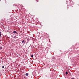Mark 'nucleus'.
<instances>
[{"label": "nucleus", "instance_id": "f257e3e1", "mask_svg": "<svg viewBox=\"0 0 79 79\" xmlns=\"http://www.w3.org/2000/svg\"><path fill=\"white\" fill-rule=\"evenodd\" d=\"M25 41L24 40H23V41L22 42V44H25Z\"/></svg>", "mask_w": 79, "mask_h": 79}, {"label": "nucleus", "instance_id": "f03ea898", "mask_svg": "<svg viewBox=\"0 0 79 79\" xmlns=\"http://www.w3.org/2000/svg\"><path fill=\"white\" fill-rule=\"evenodd\" d=\"M13 33H14V34L16 33H17V31H14L13 32Z\"/></svg>", "mask_w": 79, "mask_h": 79}, {"label": "nucleus", "instance_id": "7ed1b4c3", "mask_svg": "<svg viewBox=\"0 0 79 79\" xmlns=\"http://www.w3.org/2000/svg\"><path fill=\"white\" fill-rule=\"evenodd\" d=\"M25 75L26 76H28V75H29V74H28V73H26V74H25Z\"/></svg>", "mask_w": 79, "mask_h": 79}, {"label": "nucleus", "instance_id": "20e7f679", "mask_svg": "<svg viewBox=\"0 0 79 79\" xmlns=\"http://www.w3.org/2000/svg\"><path fill=\"white\" fill-rule=\"evenodd\" d=\"M65 74L66 75H67V74H68V72H66Z\"/></svg>", "mask_w": 79, "mask_h": 79}, {"label": "nucleus", "instance_id": "39448f33", "mask_svg": "<svg viewBox=\"0 0 79 79\" xmlns=\"http://www.w3.org/2000/svg\"><path fill=\"white\" fill-rule=\"evenodd\" d=\"M2 49V48L1 47H0V50Z\"/></svg>", "mask_w": 79, "mask_h": 79}, {"label": "nucleus", "instance_id": "423d86ee", "mask_svg": "<svg viewBox=\"0 0 79 79\" xmlns=\"http://www.w3.org/2000/svg\"><path fill=\"white\" fill-rule=\"evenodd\" d=\"M33 55H31V57H33Z\"/></svg>", "mask_w": 79, "mask_h": 79}, {"label": "nucleus", "instance_id": "0eeeda50", "mask_svg": "<svg viewBox=\"0 0 79 79\" xmlns=\"http://www.w3.org/2000/svg\"><path fill=\"white\" fill-rule=\"evenodd\" d=\"M16 36H15L14 37V39H15V38H16Z\"/></svg>", "mask_w": 79, "mask_h": 79}, {"label": "nucleus", "instance_id": "6e6552de", "mask_svg": "<svg viewBox=\"0 0 79 79\" xmlns=\"http://www.w3.org/2000/svg\"><path fill=\"white\" fill-rule=\"evenodd\" d=\"M2 68H4V66H2Z\"/></svg>", "mask_w": 79, "mask_h": 79}, {"label": "nucleus", "instance_id": "1a4fd4ad", "mask_svg": "<svg viewBox=\"0 0 79 79\" xmlns=\"http://www.w3.org/2000/svg\"><path fill=\"white\" fill-rule=\"evenodd\" d=\"M2 36V35L1 34H0V37H1Z\"/></svg>", "mask_w": 79, "mask_h": 79}, {"label": "nucleus", "instance_id": "9d476101", "mask_svg": "<svg viewBox=\"0 0 79 79\" xmlns=\"http://www.w3.org/2000/svg\"><path fill=\"white\" fill-rule=\"evenodd\" d=\"M71 79H74V78H72Z\"/></svg>", "mask_w": 79, "mask_h": 79}, {"label": "nucleus", "instance_id": "9b49d317", "mask_svg": "<svg viewBox=\"0 0 79 79\" xmlns=\"http://www.w3.org/2000/svg\"><path fill=\"white\" fill-rule=\"evenodd\" d=\"M1 33H2V32L1 31H0V34H1Z\"/></svg>", "mask_w": 79, "mask_h": 79}, {"label": "nucleus", "instance_id": "f8f14e48", "mask_svg": "<svg viewBox=\"0 0 79 79\" xmlns=\"http://www.w3.org/2000/svg\"><path fill=\"white\" fill-rule=\"evenodd\" d=\"M36 1H37V2H38V1H37V0H36Z\"/></svg>", "mask_w": 79, "mask_h": 79}]
</instances>
